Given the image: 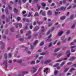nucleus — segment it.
Returning <instances> with one entry per match:
<instances>
[{
    "label": "nucleus",
    "instance_id": "obj_32",
    "mask_svg": "<svg viewBox=\"0 0 76 76\" xmlns=\"http://www.w3.org/2000/svg\"><path fill=\"white\" fill-rule=\"evenodd\" d=\"M65 63V61H64L62 62L61 64V66H64Z\"/></svg>",
    "mask_w": 76,
    "mask_h": 76
},
{
    "label": "nucleus",
    "instance_id": "obj_4",
    "mask_svg": "<svg viewBox=\"0 0 76 76\" xmlns=\"http://www.w3.org/2000/svg\"><path fill=\"white\" fill-rule=\"evenodd\" d=\"M64 38H65V36H64L61 38V40H62V42H63L64 43L66 42V41H67V39H64Z\"/></svg>",
    "mask_w": 76,
    "mask_h": 76
},
{
    "label": "nucleus",
    "instance_id": "obj_30",
    "mask_svg": "<svg viewBox=\"0 0 76 76\" xmlns=\"http://www.w3.org/2000/svg\"><path fill=\"white\" fill-rule=\"evenodd\" d=\"M5 13H6L7 15H9V11L7 9L5 10Z\"/></svg>",
    "mask_w": 76,
    "mask_h": 76
},
{
    "label": "nucleus",
    "instance_id": "obj_18",
    "mask_svg": "<svg viewBox=\"0 0 76 76\" xmlns=\"http://www.w3.org/2000/svg\"><path fill=\"white\" fill-rule=\"evenodd\" d=\"M22 73L24 75H26V74H28V71H23L22 72Z\"/></svg>",
    "mask_w": 76,
    "mask_h": 76
},
{
    "label": "nucleus",
    "instance_id": "obj_48",
    "mask_svg": "<svg viewBox=\"0 0 76 76\" xmlns=\"http://www.w3.org/2000/svg\"><path fill=\"white\" fill-rule=\"evenodd\" d=\"M30 28L31 29H32L33 28V26H32V25L31 24L30 25Z\"/></svg>",
    "mask_w": 76,
    "mask_h": 76
},
{
    "label": "nucleus",
    "instance_id": "obj_22",
    "mask_svg": "<svg viewBox=\"0 0 76 76\" xmlns=\"http://www.w3.org/2000/svg\"><path fill=\"white\" fill-rule=\"evenodd\" d=\"M66 18V17L63 16L61 17L60 19L61 20H64V19Z\"/></svg>",
    "mask_w": 76,
    "mask_h": 76
},
{
    "label": "nucleus",
    "instance_id": "obj_3",
    "mask_svg": "<svg viewBox=\"0 0 76 76\" xmlns=\"http://www.w3.org/2000/svg\"><path fill=\"white\" fill-rule=\"evenodd\" d=\"M52 37V34H50L49 36H48V38L45 39L46 41L48 42H50L51 41V39L50 38L51 37Z\"/></svg>",
    "mask_w": 76,
    "mask_h": 76
},
{
    "label": "nucleus",
    "instance_id": "obj_9",
    "mask_svg": "<svg viewBox=\"0 0 76 76\" xmlns=\"http://www.w3.org/2000/svg\"><path fill=\"white\" fill-rule=\"evenodd\" d=\"M48 14L49 16H51L52 15V11L50 10L48 11Z\"/></svg>",
    "mask_w": 76,
    "mask_h": 76
},
{
    "label": "nucleus",
    "instance_id": "obj_58",
    "mask_svg": "<svg viewBox=\"0 0 76 76\" xmlns=\"http://www.w3.org/2000/svg\"><path fill=\"white\" fill-rule=\"evenodd\" d=\"M37 6H38V10H39V9H40V8H41V6H38V4H37Z\"/></svg>",
    "mask_w": 76,
    "mask_h": 76
},
{
    "label": "nucleus",
    "instance_id": "obj_34",
    "mask_svg": "<svg viewBox=\"0 0 76 76\" xmlns=\"http://www.w3.org/2000/svg\"><path fill=\"white\" fill-rule=\"evenodd\" d=\"M31 34V31H28V33L26 34V36H28L29 34Z\"/></svg>",
    "mask_w": 76,
    "mask_h": 76
},
{
    "label": "nucleus",
    "instance_id": "obj_11",
    "mask_svg": "<svg viewBox=\"0 0 76 76\" xmlns=\"http://www.w3.org/2000/svg\"><path fill=\"white\" fill-rule=\"evenodd\" d=\"M14 12H15V13H18V10L16 9V8H14Z\"/></svg>",
    "mask_w": 76,
    "mask_h": 76
},
{
    "label": "nucleus",
    "instance_id": "obj_8",
    "mask_svg": "<svg viewBox=\"0 0 76 76\" xmlns=\"http://www.w3.org/2000/svg\"><path fill=\"white\" fill-rule=\"evenodd\" d=\"M66 54H67L68 57H69L70 55V50H68L66 53Z\"/></svg>",
    "mask_w": 76,
    "mask_h": 76
},
{
    "label": "nucleus",
    "instance_id": "obj_39",
    "mask_svg": "<svg viewBox=\"0 0 76 76\" xmlns=\"http://www.w3.org/2000/svg\"><path fill=\"white\" fill-rule=\"evenodd\" d=\"M17 20L18 21L19 20H20V17H18L17 18Z\"/></svg>",
    "mask_w": 76,
    "mask_h": 76
},
{
    "label": "nucleus",
    "instance_id": "obj_42",
    "mask_svg": "<svg viewBox=\"0 0 76 76\" xmlns=\"http://www.w3.org/2000/svg\"><path fill=\"white\" fill-rule=\"evenodd\" d=\"M44 44V42H41L40 44V46H41V45H43Z\"/></svg>",
    "mask_w": 76,
    "mask_h": 76
},
{
    "label": "nucleus",
    "instance_id": "obj_7",
    "mask_svg": "<svg viewBox=\"0 0 76 76\" xmlns=\"http://www.w3.org/2000/svg\"><path fill=\"white\" fill-rule=\"evenodd\" d=\"M41 5L42 6V9H45V7L46 6V4L45 3H42L41 4Z\"/></svg>",
    "mask_w": 76,
    "mask_h": 76
},
{
    "label": "nucleus",
    "instance_id": "obj_36",
    "mask_svg": "<svg viewBox=\"0 0 76 76\" xmlns=\"http://www.w3.org/2000/svg\"><path fill=\"white\" fill-rule=\"evenodd\" d=\"M52 46V42H50L48 46V47H51Z\"/></svg>",
    "mask_w": 76,
    "mask_h": 76
},
{
    "label": "nucleus",
    "instance_id": "obj_52",
    "mask_svg": "<svg viewBox=\"0 0 76 76\" xmlns=\"http://www.w3.org/2000/svg\"><path fill=\"white\" fill-rule=\"evenodd\" d=\"M39 35V39H40V38H42V36H41V33H40Z\"/></svg>",
    "mask_w": 76,
    "mask_h": 76
},
{
    "label": "nucleus",
    "instance_id": "obj_20",
    "mask_svg": "<svg viewBox=\"0 0 76 76\" xmlns=\"http://www.w3.org/2000/svg\"><path fill=\"white\" fill-rule=\"evenodd\" d=\"M74 14H72V15L70 17V19H74Z\"/></svg>",
    "mask_w": 76,
    "mask_h": 76
},
{
    "label": "nucleus",
    "instance_id": "obj_63",
    "mask_svg": "<svg viewBox=\"0 0 76 76\" xmlns=\"http://www.w3.org/2000/svg\"><path fill=\"white\" fill-rule=\"evenodd\" d=\"M31 49H33L34 48V46L33 45H31Z\"/></svg>",
    "mask_w": 76,
    "mask_h": 76
},
{
    "label": "nucleus",
    "instance_id": "obj_15",
    "mask_svg": "<svg viewBox=\"0 0 76 76\" xmlns=\"http://www.w3.org/2000/svg\"><path fill=\"white\" fill-rule=\"evenodd\" d=\"M4 57L5 59H7V53H5L4 54Z\"/></svg>",
    "mask_w": 76,
    "mask_h": 76
},
{
    "label": "nucleus",
    "instance_id": "obj_61",
    "mask_svg": "<svg viewBox=\"0 0 76 76\" xmlns=\"http://www.w3.org/2000/svg\"><path fill=\"white\" fill-rule=\"evenodd\" d=\"M9 20V19H8V18H6V22H7V23L8 22V20Z\"/></svg>",
    "mask_w": 76,
    "mask_h": 76
},
{
    "label": "nucleus",
    "instance_id": "obj_55",
    "mask_svg": "<svg viewBox=\"0 0 76 76\" xmlns=\"http://www.w3.org/2000/svg\"><path fill=\"white\" fill-rule=\"evenodd\" d=\"M50 31H51V30H50L49 31H48V32L47 33V35H49V34H50Z\"/></svg>",
    "mask_w": 76,
    "mask_h": 76
},
{
    "label": "nucleus",
    "instance_id": "obj_57",
    "mask_svg": "<svg viewBox=\"0 0 76 76\" xmlns=\"http://www.w3.org/2000/svg\"><path fill=\"white\" fill-rule=\"evenodd\" d=\"M18 76H23V74H20L18 75Z\"/></svg>",
    "mask_w": 76,
    "mask_h": 76
},
{
    "label": "nucleus",
    "instance_id": "obj_46",
    "mask_svg": "<svg viewBox=\"0 0 76 76\" xmlns=\"http://www.w3.org/2000/svg\"><path fill=\"white\" fill-rule=\"evenodd\" d=\"M42 16H45L46 15L45 13V12H43L42 13Z\"/></svg>",
    "mask_w": 76,
    "mask_h": 76
},
{
    "label": "nucleus",
    "instance_id": "obj_35",
    "mask_svg": "<svg viewBox=\"0 0 76 76\" xmlns=\"http://www.w3.org/2000/svg\"><path fill=\"white\" fill-rule=\"evenodd\" d=\"M46 54V53L42 52L40 53V55H42V56H44V55Z\"/></svg>",
    "mask_w": 76,
    "mask_h": 76
},
{
    "label": "nucleus",
    "instance_id": "obj_10",
    "mask_svg": "<svg viewBox=\"0 0 76 76\" xmlns=\"http://www.w3.org/2000/svg\"><path fill=\"white\" fill-rule=\"evenodd\" d=\"M60 50V48H56L54 50V53H56V52H57V51H59Z\"/></svg>",
    "mask_w": 76,
    "mask_h": 76
},
{
    "label": "nucleus",
    "instance_id": "obj_49",
    "mask_svg": "<svg viewBox=\"0 0 76 76\" xmlns=\"http://www.w3.org/2000/svg\"><path fill=\"white\" fill-rule=\"evenodd\" d=\"M3 38L4 39H6V36L4 35L3 36Z\"/></svg>",
    "mask_w": 76,
    "mask_h": 76
},
{
    "label": "nucleus",
    "instance_id": "obj_14",
    "mask_svg": "<svg viewBox=\"0 0 76 76\" xmlns=\"http://www.w3.org/2000/svg\"><path fill=\"white\" fill-rule=\"evenodd\" d=\"M75 59V57H72L69 58V60L70 61H73Z\"/></svg>",
    "mask_w": 76,
    "mask_h": 76
},
{
    "label": "nucleus",
    "instance_id": "obj_56",
    "mask_svg": "<svg viewBox=\"0 0 76 76\" xmlns=\"http://www.w3.org/2000/svg\"><path fill=\"white\" fill-rule=\"evenodd\" d=\"M76 50H74L73 49H71V52H75V51Z\"/></svg>",
    "mask_w": 76,
    "mask_h": 76
},
{
    "label": "nucleus",
    "instance_id": "obj_25",
    "mask_svg": "<svg viewBox=\"0 0 76 76\" xmlns=\"http://www.w3.org/2000/svg\"><path fill=\"white\" fill-rule=\"evenodd\" d=\"M75 69L74 68H72L71 69H70L69 70L70 72H71L73 71V70H75Z\"/></svg>",
    "mask_w": 76,
    "mask_h": 76
},
{
    "label": "nucleus",
    "instance_id": "obj_21",
    "mask_svg": "<svg viewBox=\"0 0 76 76\" xmlns=\"http://www.w3.org/2000/svg\"><path fill=\"white\" fill-rule=\"evenodd\" d=\"M61 10H66V7L64 8V7H61Z\"/></svg>",
    "mask_w": 76,
    "mask_h": 76
},
{
    "label": "nucleus",
    "instance_id": "obj_33",
    "mask_svg": "<svg viewBox=\"0 0 76 76\" xmlns=\"http://www.w3.org/2000/svg\"><path fill=\"white\" fill-rule=\"evenodd\" d=\"M22 63V61H17V63L20 64Z\"/></svg>",
    "mask_w": 76,
    "mask_h": 76
},
{
    "label": "nucleus",
    "instance_id": "obj_44",
    "mask_svg": "<svg viewBox=\"0 0 76 76\" xmlns=\"http://www.w3.org/2000/svg\"><path fill=\"white\" fill-rule=\"evenodd\" d=\"M2 2L4 3V5L6 4V0H3Z\"/></svg>",
    "mask_w": 76,
    "mask_h": 76
},
{
    "label": "nucleus",
    "instance_id": "obj_40",
    "mask_svg": "<svg viewBox=\"0 0 76 76\" xmlns=\"http://www.w3.org/2000/svg\"><path fill=\"white\" fill-rule=\"evenodd\" d=\"M35 16H39V14L37 12H36L35 15H34Z\"/></svg>",
    "mask_w": 76,
    "mask_h": 76
},
{
    "label": "nucleus",
    "instance_id": "obj_60",
    "mask_svg": "<svg viewBox=\"0 0 76 76\" xmlns=\"http://www.w3.org/2000/svg\"><path fill=\"white\" fill-rule=\"evenodd\" d=\"M20 3H21V0H18V4H20Z\"/></svg>",
    "mask_w": 76,
    "mask_h": 76
},
{
    "label": "nucleus",
    "instance_id": "obj_5",
    "mask_svg": "<svg viewBox=\"0 0 76 76\" xmlns=\"http://www.w3.org/2000/svg\"><path fill=\"white\" fill-rule=\"evenodd\" d=\"M41 31L40 32L41 34H42L43 32H45V29L44 28V26H42L41 27Z\"/></svg>",
    "mask_w": 76,
    "mask_h": 76
},
{
    "label": "nucleus",
    "instance_id": "obj_2",
    "mask_svg": "<svg viewBox=\"0 0 76 76\" xmlns=\"http://www.w3.org/2000/svg\"><path fill=\"white\" fill-rule=\"evenodd\" d=\"M59 65V64L57 63L55 65L53 66L54 67H57V69L58 70H60V69H61V67H60V66H58Z\"/></svg>",
    "mask_w": 76,
    "mask_h": 76
},
{
    "label": "nucleus",
    "instance_id": "obj_54",
    "mask_svg": "<svg viewBox=\"0 0 76 76\" xmlns=\"http://www.w3.org/2000/svg\"><path fill=\"white\" fill-rule=\"evenodd\" d=\"M56 11H57V12H59V11H60V9L59 8H58V9H57L56 10Z\"/></svg>",
    "mask_w": 76,
    "mask_h": 76
},
{
    "label": "nucleus",
    "instance_id": "obj_16",
    "mask_svg": "<svg viewBox=\"0 0 76 76\" xmlns=\"http://www.w3.org/2000/svg\"><path fill=\"white\" fill-rule=\"evenodd\" d=\"M35 64V61H33L31 62H30V64L32 65H34Z\"/></svg>",
    "mask_w": 76,
    "mask_h": 76
},
{
    "label": "nucleus",
    "instance_id": "obj_62",
    "mask_svg": "<svg viewBox=\"0 0 76 76\" xmlns=\"http://www.w3.org/2000/svg\"><path fill=\"white\" fill-rule=\"evenodd\" d=\"M8 63H12V60H10L8 61Z\"/></svg>",
    "mask_w": 76,
    "mask_h": 76
},
{
    "label": "nucleus",
    "instance_id": "obj_59",
    "mask_svg": "<svg viewBox=\"0 0 76 76\" xmlns=\"http://www.w3.org/2000/svg\"><path fill=\"white\" fill-rule=\"evenodd\" d=\"M9 58H11L12 57V54L11 53H10L9 55Z\"/></svg>",
    "mask_w": 76,
    "mask_h": 76
},
{
    "label": "nucleus",
    "instance_id": "obj_24",
    "mask_svg": "<svg viewBox=\"0 0 76 76\" xmlns=\"http://www.w3.org/2000/svg\"><path fill=\"white\" fill-rule=\"evenodd\" d=\"M63 34V31H61L59 33V34L58 35V36H61V35H62Z\"/></svg>",
    "mask_w": 76,
    "mask_h": 76
},
{
    "label": "nucleus",
    "instance_id": "obj_19",
    "mask_svg": "<svg viewBox=\"0 0 76 76\" xmlns=\"http://www.w3.org/2000/svg\"><path fill=\"white\" fill-rule=\"evenodd\" d=\"M59 13H60V12H57V11H55V16H57V15H58V14Z\"/></svg>",
    "mask_w": 76,
    "mask_h": 76
},
{
    "label": "nucleus",
    "instance_id": "obj_53",
    "mask_svg": "<svg viewBox=\"0 0 76 76\" xmlns=\"http://www.w3.org/2000/svg\"><path fill=\"white\" fill-rule=\"evenodd\" d=\"M19 41H23V39L22 38H20L19 39Z\"/></svg>",
    "mask_w": 76,
    "mask_h": 76
},
{
    "label": "nucleus",
    "instance_id": "obj_13",
    "mask_svg": "<svg viewBox=\"0 0 76 76\" xmlns=\"http://www.w3.org/2000/svg\"><path fill=\"white\" fill-rule=\"evenodd\" d=\"M38 42V41L37 40L35 41L34 43V45L35 46V45H37V44Z\"/></svg>",
    "mask_w": 76,
    "mask_h": 76
},
{
    "label": "nucleus",
    "instance_id": "obj_31",
    "mask_svg": "<svg viewBox=\"0 0 76 76\" xmlns=\"http://www.w3.org/2000/svg\"><path fill=\"white\" fill-rule=\"evenodd\" d=\"M70 30H67L66 32V35H69V34L70 33Z\"/></svg>",
    "mask_w": 76,
    "mask_h": 76
},
{
    "label": "nucleus",
    "instance_id": "obj_23",
    "mask_svg": "<svg viewBox=\"0 0 76 76\" xmlns=\"http://www.w3.org/2000/svg\"><path fill=\"white\" fill-rule=\"evenodd\" d=\"M32 15L31 14V13L30 12H29L28 15L27 16V17H30L31 16V17H32Z\"/></svg>",
    "mask_w": 76,
    "mask_h": 76
},
{
    "label": "nucleus",
    "instance_id": "obj_17",
    "mask_svg": "<svg viewBox=\"0 0 76 76\" xmlns=\"http://www.w3.org/2000/svg\"><path fill=\"white\" fill-rule=\"evenodd\" d=\"M21 47L22 48H23V50H25V51H26V50H27L28 48H27V47H26V48L24 47L23 45Z\"/></svg>",
    "mask_w": 76,
    "mask_h": 76
},
{
    "label": "nucleus",
    "instance_id": "obj_41",
    "mask_svg": "<svg viewBox=\"0 0 76 76\" xmlns=\"http://www.w3.org/2000/svg\"><path fill=\"white\" fill-rule=\"evenodd\" d=\"M75 27V24H73L71 27L72 29H74Z\"/></svg>",
    "mask_w": 76,
    "mask_h": 76
},
{
    "label": "nucleus",
    "instance_id": "obj_64",
    "mask_svg": "<svg viewBox=\"0 0 76 76\" xmlns=\"http://www.w3.org/2000/svg\"><path fill=\"white\" fill-rule=\"evenodd\" d=\"M72 64V62H69V63H68L67 64L68 65H70V64Z\"/></svg>",
    "mask_w": 76,
    "mask_h": 76
},
{
    "label": "nucleus",
    "instance_id": "obj_47",
    "mask_svg": "<svg viewBox=\"0 0 76 76\" xmlns=\"http://www.w3.org/2000/svg\"><path fill=\"white\" fill-rule=\"evenodd\" d=\"M75 45V44H74V42H71L70 44V45Z\"/></svg>",
    "mask_w": 76,
    "mask_h": 76
},
{
    "label": "nucleus",
    "instance_id": "obj_6",
    "mask_svg": "<svg viewBox=\"0 0 76 76\" xmlns=\"http://www.w3.org/2000/svg\"><path fill=\"white\" fill-rule=\"evenodd\" d=\"M51 61H52L51 60H46L44 62V63L45 64H48L49 63H50Z\"/></svg>",
    "mask_w": 76,
    "mask_h": 76
},
{
    "label": "nucleus",
    "instance_id": "obj_38",
    "mask_svg": "<svg viewBox=\"0 0 76 76\" xmlns=\"http://www.w3.org/2000/svg\"><path fill=\"white\" fill-rule=\"evenodd\" d=\"M31 35H28L27 37V39H31Z\"/></svg>",
    "mask_w": 76,
    "mask_h": 76
},
{
    "label": "nucleus",
    "instance_id": "obj_45",
    "mask_svg": "<svg viewBox=\"0 0 76 76\" xmlns=\"http://www.w3.org/2000/svg\"><path fill=\"white\" fill-rule=\"evenodd\" d=\"M8 7H9V9H10V10H12V7L10 6V5H8Z\"/></svg>",
    "mask_w": 76,
    "mask_h": 76
},
{
    "label": "nucleus",
    "instance_id": "obj_29",
    "mask_svg": "<svg viewBox=\"0 0 76 76\" xmlns=\"http://www.w3.org/2000/svg\"><path fill=\"white\" fill-rule=\"evenodd\" d=\"M58 72V71H55L54 72L55 75L56 76V75H57V73Z\"/></svg>",
    "mask_w": 76,
    "mask_h": 76
},
{
    "label": "nucleus",
    "instance_id": "obj_26",
    "mask_svg": "<svg viewBox=\"0 0 76 76\" xmlns=\"http://www.w3.org/2000/svg\"><path fill=\"white\" fill-rule=\"evenodd\" d=\"M69 68H66L65 69H64V72H66L68 70H69Z\"/></svg>",
    "mask_w": 76,
    "mask_h": 76
},
{
    "label": "nucleus",
    "instance_id": "obj_43",
    "mask_svg": "<svg viewBox=\"0 0 76 76\" xmlns=\"http://www.w3.org/2000/svg\"><path fill=\"white\" fill-rule=\"evenodd\" d=\"M75 47H76V46H75V45L72 46L70 47V48H71V49H73V48H75Z\"/></svg>",
    "mask_w": 76,
    "mask_h": 76
},
{
    "label": "nucleus",
    "instance_id": "obj_50",
    "mask_svg": "<svg viewBox=\"0 0 76 76\" xmlns=\"http://www.w3.org/2000/svg\"><path fill=\"white\" fill-rule=\"evenodd\" d=\"M38 34L36 33L34 34V37H37V36H38Z\"/></svg>",
    "mask_w": 76,
    "mask_h": 76
},
{
    "label": "nucleus",
    "instance_id": "obj_12",
    "mask_svg": "<svg viewBox=\"0 0 76 76\" xmlns=\"http://www.w3.org/2000/svg\"><path fill=\"white\" fill-rule=\"evenodd\" d=\"M10 31L13 32H15V28L13 27L10 28Z\"/></svg>",
    "mask_w": 76,
    "mask_h": 76
},
{
    "label": "nucleus",
    "instance_id": "obj_27",
    "mask_svg": "<svg viewBox=\"0 0 76 76\" xmlns=\"http://www.w3.org/2000/svg\"><path fill=\"white\" fill-rule=\"evenodd\" d=\"M61 55L62 54L61 53L59 54H58V55L57 54V58H59V57H60L61 56Z\"/></svg>",
    "mask_w": 76,
    "mask_h": 76
},
{
    "label": "nucleus",
    "instance_id": "obj_1",
    "mask_svg": "<svg viewBox=\"0 0 76 76\" xmlns=\"http://www.w3.org/2000/svg\"><path fill=\"white\" fill-rule=\"evenodd\" d=\"M37 67H33L31 68V73H34L35 72H36L37 71Z\"/></svg>",
    "mask_w": 76,
    "mask_h": 76
},
{
    "label": "nucleus",
    "instance_id": "obj_28",
    "mask_svg": "<svg viewBox=\"0 0 76 76\" xmlns=\"http://www.w3.org/2000/svg\"><path fill=\"white\" fill-rule=\"evenodd\" d=\"M7 61H4V62L3 63V64H4L5 65H7Z\"/></svg>",
    "mask_w": 76,
    "mask_h": 76
},
{
    "label": "nucleus",
    "instance_id": "obj_37",
    "mask_svg": "<svg viewBox=\"0 0 76 76\" xmlns=\"http://www.w3.org/2000/svg\"><path fill=\"white\" fill-rule=\"evenodd\" d=\"M18 25L19 26L20 28H22V24L20 23H19L18 24Z\"/></svg>",
    "mask_w": 76,
    "mask_h": 76
},
{
    "label": "nucleus",
    "instance_id": "obj_51",
    "mask_svg": "<svg viewBox=\"0 0 76 76\" xmlns=\"http://www.w3.org/2000/svg\"><path fill=\"white\" fill-rule=\"evenodd\" d=\"M2 19H5V15H3L2 16Z\"/></svg>",
    "mask_w": 76,
    "mask_h": 76
}]
</instances>
